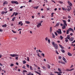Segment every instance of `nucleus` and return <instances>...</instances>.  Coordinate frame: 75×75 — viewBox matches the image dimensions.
<instances>
[{"instance_id": "nucleus-1", "label": "nucleus", "mask_w": 75, "mask_h": 75, "mask_svg": "<svg viewBox=\"0 0 75 75\" xmlns=\"http://www.w3.org/2000/svg\"><path fill=\"white\" fill-rule=\"evenodd\" d=\"M52 45H53L54 49L57 50L58 49V45L56 43H55L54 42H52Z\"/></svg>"}, {"instance_id": "nucleus-2", "label": "nucleus", "mask_w": 75, "mask_h": 75, "mask_svg": "<svg viewBox=\"0 0 75 75\" xmlns=\"http://www.w3.org/2000/svg\"><path fill=\"white\" fill-rule=\"evenodd\" d=\"M58 70L59 71V72H55V71H54V73H56L57 74H59V73L60 74H62V72H61V69L59 68H58Z\"/></svg>"}, {"instance_id": "nucleus-3", "label": "nucleus", "mask_w": 75, "mask_h": 75, "mask_svg": "<svg viewBox=\"0 0 75 75\" xmlns=\"http://www.w3.org/2000/svg\"><path fill=\"white\" fill-rule=\"evenodd\" d=\"M57 33H58V34H62V32H61V30L60 29H58V30L57 31Z\"/></svg>"}, {"instance_id": "nucleus-4", "label": "nucleus", "mask_w": 75, "mask_h": 75, "mask_svg": "<svg viewBox=\"0 0 75 75\" xmlns=\"http://www.w3.org/2000/svg\"><path fill=\"white\" fill-rule=\"evenodd\" d=\"M10 56H11V57H18V55H17V54H10Z\"/></svg>"}, {"instance_id": "nucleus-5", "label": "nucleus", "mask_w": 75, "mask_h": 75, "mask_svg": "<svg viewBox=\"0 0 75 75\" xmlns=\"http://www.w3.org/2000/svg\"><path fill=\"white\" fill-rule=\"evenodd\" d=\"M67 8H68V9H67V11H70V10H71V7H70L69 6H68Z\"/></svg>"}, {"instance_id": "nucleus-6", "label": "nucleus", "mask_w": 75, "mask_h": 75, "mask_svg": "<svg viewBox=\"0 0 75 75\" xmlns=\"http://www.w3.org/2000/svg\"><path fill=\"white\" fill-rule=\"evenodd\" d=\"M63 21L64 23L63 25H66V26H67V24L66 21L64 20H63Z\"/></svg>"}, {"instance_id": "nucleus-7", "label": "nucleus", "mask_w": 75, "mask_h": 75, "mask_svg": "<svg viewBox=\"0 0 75 75\" xmlns=\"http://www.w3.org/2000/svg\"><path fill=\"white\" fill-rule=\"evenodd\" d=\"M67 39L69 40L70 41H72L74 40V38H67Z\"/></svg>"}, {"instance_id": "nucleus-8", "label": "nucleus", "mask_w": 75, "mask_h": 75, "mask_svg": "<svg viewBox=\"0 0 75 75\" xmlns=\"http://www.w3.org/2000/svg\"><path fill=\"white\" fill-rule=\"evenodd\" d=\"M68 30L70 31H72L73 32H74V29H73L71 28H69V29H68Z\"/></svg>"}, {"instance_id": "nucleus-9", "label": "nucleus", "mask_w": 75, "mask_h": 75, "mask_svg": "<svg viewBox=\"0 0 75 75\" xmlns=\"http://www.w3.org/2000/svg\"><path fill=\"white\" fill-rule=\"evenodd\" d=\"M63 61H64V62H66V63H67V60H66V59H65V57H63Z\"/></svg>"}, {"instance_id": "nucleus-10", "label": "nucleus", "mask_w": 75, "mask_h": 75, "mask_svg": "<svg viewBox=\"0 0 75 75\" xmlns=\"http://www.w3.org/2000/svg\"><path fill=\"white\" fill-rule=\"evenodd\" d=\"M74 68H73L70 69H66V70L67 71H72V70H74Z\"/></svg>"}, {"instance_id": "nucleus-11", "label": "nucleus", "mask_w": 75, "mask_h": 75, "mask_svg": "<svg viewBox=\"0 0 75 75\" xmlns=\"http://www.w3.org/2000/svg\"><path fill=\"white\" fill-rule=\"evenodd\" d=\"M58 62L59 63H61L62 64H65V62H64L58 61Z\"/></svg>"}, {"instance_id": "nucleus-12", "label": "nucleus", "mask_w": 75, "mask_h": 75, "mask_svg": "<svg viewBox=\"0 0 75 75\" xmlns=\"http://www.w3.org/2000/svg\"><path fill=\"white\" fill-rule=\"evenodd\" d=\"M41 23H39V24H38V25H37V27H38V28H39V27H40V26H41Z\"/></svg>"}, {"instance_id": "nucleus-13", "label": "nucleus", "mask_w": 75, "mask_h": 75, "mask_svg": "<svg viewBox=\"0 0 75 75\" xmlns=\"http://www.w3.org/2000/svg\"><path fill=\"white\" fill-rule=\"evenodd\" d=\"M59 46L60 48H62V49H64V47H63L62 45L59 44Z\"/></svg>"}, {"instance_id": "nucleus-14", "label": "nucleus", "mask_w": 75, "mask_h": 75, "mask_svg": "<svg viewBox=\"0 0 75 75\" xmlns=\"http://www.w3.org/2000/svg\"><path fill=\"white\" fill-rule=\"evenodd\" d=\"M67 54L69 55V56H72V54L71 53L69 52H68Z\"/></svg>"}, {"instance_id": "nucleus-15", "label": "nucleus", "mask_w": 75, "mask_h": 75, "mask_svg": "<svg viewBox=\"0 0 75 75\" xmlns=\"http://www.w3.org/2000/svg\"><path fill=\"white\" fill-rule=\"evenodd\" d=\"M67 2L69 6H72V4L69 1H68Z\"/></svg>"}, {"instance_id": "nucleus-16", "label": "nucleus", "mask_w": 75, "mask_h": 75, "mask_svg": "<svg viewBox=\"0 0 75 75\" xmlns=\"http://www.w3.org/2000/svg\"><path fill=\"white\" fill-rule=\"evenodd\" d=\"M59 23H57L56 25H55L54 26V27H58V26H59Z\"/></svg>"}, {"instance_id": "nucleus-17", "label": "nucleus", "mask_w": 75, "mask_h": 75, "mask_svg": "<svg viewBox=\"0 0 75 75\" xmlns=\"http://www.w3.org/2000/svg\"><path fill=\"white\" fill-rule=\"evenodd\" d=\"M61 51H62V52L63 53H65V50H64L62 49H61Z\"/></svg>"}, {"instance_id": "nucleus-18", "label": "nucleus", "mask_w": 75, "mask_h": 75, "mask_svg": "<svg viewBox=\"0 0 75 75\" xmlns=\"http://www.w3.org/2000/svg\"><path fill=\"white\" fill-rule=\"evenodd\" d=\"M2 27H7V25L6 24H5L4 25H2Z\"/></svg>"}, {"instance_id": "nucleus-19", "label": "nucleus", "mask_w": 75, "mask_h": 75, "mask_svg": "<svg viewBox=\"0 0 75 75\" xmlns=\"http://www.w3.org/2000/svg\"><path fill=\"white\" fill-rule=\"evenodd\" d=\"M35 73H37V74H38V75H41V74H40V73L38 72V71H35Z\"/></svg>"}, {"instance_id": "nucleus-20", "label": "nucleus", "mask_w": 75, "mask_h": 75, "mask_svg": "<svg viewBox=\"0 0 75 75\" xmlns=\"http://www.w3.org/2000/svg\"><path fill=\"white\" fill-rule=\"evenodd\" d=\"M8 3V2H7V1H5V2H4L3 4H7Z\"/></svg>"}, {"instance_id": "nucleus-21", "label": "nucleus", "mask_w": 75, "mask_h": 75, "mask_svg": "<svg viewBox=\"0 0 75 75\" xmlns=\"http://www.w3.org/2000/svg\"><path fill=\"white\" fill-rule=\"evenodd\" d=\"M30 69L32 71H33V68H32V66H30Z\"/></svg>"}, {"instance_id": "nucleus-22", "label": "nucleus", "mask_w": 75, "mask_h": 75, "mask_svg": "<svg viewBox=\"0 0 75 75\" xmlns=\"http://www.w3.org/2000/svg\"><path fill=\"white\" fill-rule=\"evenodd\" d=\"M54 14V13H51V17H54V15H53Z\"/></svg>"}, {"instance_id": "nucleus-23", "label": "nucleus", "mask_w": 75, "mask_h": 75, "mask_svg": "<svg viewBox=\"0 0 75 75\" xmlns=\"http://www.w3.org/2000/svg\"><path fill=\"white\" fill-rule=\"evenodd\" d=\"M15 18H16V17H14L12 19V21H14L15 20Z\"/></svg>"}, {"instance_id": "nucleus-24", "label": "nucleus", "mask_w": 75, "mask_h": 75, "mask_svg": "<svg viewBox=\"0 0 75 75\" xmlns=\"http://www.w3.org/2000/svg\"><path fill=\"white\" fill-rule=\"evenodd\" d=\"M23 64H25V63H26V62H27L25 60H23Z\"/></svg>"}, {"instance_id": "nucleus-25", "label": "nucleus", "mask_w": 75, "mask_h": 75, "mask_svg": "<svg viewBox=\"0 0 75 75\" xmlns=\"http://www.w3.org/2000/svg\"><path fill=\"white\" fill-rule=\"evenodd\" d=\"M69 30H68L67 31V34H69Z\"/></svg>"}, {"instance_id": "nucleus-26", "label": "nucleus", "mask_w": 75, "mask_h": 75, "mask_svg": "<svg viewBox=\"0 0 75 75\" xmlns=\"http://www.w3.org/2000/svg\"><path fill=\"white\" fill-rule=\"evenodd\" d=\"M11 3L12 4H15V1H11Z\"/></svg>"}, {"instance_id": "nucleus-27", "label": "nucleus", "mask_w": 75, "mask_h": 75, "mask_svg": "<svg viewBox=\"0 0 75 75\" xmlns=\"http://www.w3.org/2000/svg\"><path fill=\"white\" fill-rule=\"evenodd\" d=\"M25 22L26 24H30V22L28 21H25Z\"/></svg>"}, {"instance_id": "nucleus-28", "label": "nucleus", "mask_w": 75, "mask_h": 75, "mask_svg": "<svg viewBox=\"0 0 75 75\" xmlns=\"http://www.w3.org/2000/svg\"><path fill=\"white\" fill-rule=\"evenodd\" d=\"M41 55H42L43 57H45V56H44L45 55V54H44V53H42V54H41Z\"/></svg>"}, {"instance_id": "nucleus-29", "label": "nucleus", "mask_w": 75, "mask_h": 75, "mask_svg": "<svg viewBox=\"0 0 75 75\" xmlns=\"http://www.w3.org/2000/svg\"><path fill=\"white\" fill-rule=\"evenodd\" d=\"M15 4H18V2L17 1H15Z\"/></svg>"}, {"instance_id": "nucleus-30", "label": "nucleus", "mask_w": 75, "mask_h": 75, "mask_svg": "<svg viewBox=\"0 0 75 75\" xmlns=\"http://www.w3.org/2000/svg\"><path fill=\"white\" fill-rule=\"evenodd\" d=\"M12 31L13 33H17L16 32L14 31L13 30H12Z\"/></svg>"}, {"instance_id": "nucleus-31", "label": "nucleus", "mask_w": 75, "mask_h": 75, "mask_svg": "<svg viewBox=\"0 0 75 75\" xmlns=\"http://www.w3.org/2000/svg\"><path fill=\"white\" fill-rule=\"evenodd\" d=\"M67 39V38H65V41H66V42H68V39Z\"/></svg>"}, {"instance_id": "nucleus-32", "label": "nucleus", "mask_w": 75, "mask_h": 75, "mask_svg": "<svg viewBox=\"0 0 75 75\" xmlns=\"http://www.w3.org/2000/svg\"><path fill=\"white\" fill-rule=\"evenodd\" d=\"M22 23V21H20V22H19V23H18V24L19 25H20Z\"/></svg>"}, {"instance_id": "nucleus-33", "label": "nucleus", "mask_w": 75, "mask_h": 75, "mask_svg": "<svg viewBox=\"0 0 75 75\" xmlns=\"http://www.w3.org/2000/svg\"><path fill=\"white\" fill-rule=\"evenodd\" d=\"M42 68H43V69H46V68L45 67H44V66H43L42 67Z\"/></svg>"}, {"instance_id": "nucleus-34", "label": "nucleus", "mask_w": 75, "mask_h": 75, "mask_svg": "<svg viewBox=\"0 0 75 75\" xmlns=\"http://www.w3.org/2000/svg\"><path fill=\"white\" fill-rule=\"evenodd\" d=\"M54 33H55V35H56V36H58V34H57V32H54Z\"/></svg>"}, {"instance_id": "nucleus-35", "label": "nucleus", "mask_w": 75, "mask_h": 75, "mask_svg": "<svg viewBox=\"0 0 75 75\" xmlns=\"http://www.w3.org/2000/svg\"><path fill=\"white\" fill-rule=\"evenodd\" d=\"M50 32L52 31V27H50Z\"/></svg>"}, {"instance_id": "nucleus-36", "label": "nucleus", "mask_w": 75, "mask_h": 75, "mask_svg": "<svg viewBox=\"0 0 75 75\" xmlns=\"http://www.w3.org/2000/svg\"><path fill=\"white\" fill-rule=\"evenodd\" d=\"M10 66L11 67H13V66H14V64L13 63H12L11 64Z\"/></svg>"}, {"instance_id": "nucleus-37", "label": "nucleus", "mask_w": 75, "mask_h": 75, "mask_svg": "<svg viewBox=\"0 0 75 75\" xmlns=\"http://www.w3.org/2000/svg\"><path fill=\"white\" fill-rule=\"evenodd\" d=\"M52 35L53 36V37L54 38V37H55V35H54V33H52Z\"/></svg>"}, {"instance_id": "nucleus-38", "label": "nucleus", "mask_w": 75, "mask_h": 75, "mask_svg": "<svg viewBox=\"0 0 75 75\" xmlns=\"http://www.w3.org/2000/svg\"><path fill=\"white\" fill-rule=\"evenodd\" d=\"M56 54H59V53L58 52V51H57V50H56Z\"/></svg>"}, {"instance_id": "nucleus-39", "label": "nucleus", "mask_w": 75, "mask_h": 75, "mask_svg": "<svg viewBox=\"0 0 75 75\" xmlns=\"http://www.w3.org/2000/svg\"><path fill=\"white\" fill-rule=\"evenodd\" d=\"M38 8V6H36L34 7V8H35V9H37Z\"/></svg>"}, {"instance_id": "nucleus-40", "label": "nucleus", "mask_w": 75, "mask_h": 75, "mask_svg": "<svg viewBox=\"0 0 75 75\" xmlns=\"http://www.w3.org/2000/svg\"><path fill=\"white\" fill-rule=\"evenodd\" d=\"M27 67L28 68H29L30 67V65H29V64H27Z\"/></svg>"}, {"instance_id": "nucleus-41", "label": "nucleus", "mask_w": 75, "mask_h": 75, "mask_svg": "<svg viewBox=\"0 0 75 75\" xmlns=\"http://www.w3.org/2000/svg\"><path fill=\"white\" fill-rule=\"evenodd\" d=\"M1 14H4V11H2L1 12Z\"/></svg>"}, {"instance_id": "nucleus-42", "label": "nucleus", "mask_w": 75, "mask_h": 75, "mask_svg": "<svg viewBox=\"0 0 75 75\" xmlns=\"http://www.w3.org/2000/svg\"><path fill=\"white\" fill-rule=\"evenodd\" d=\"M23 72H27V71L26 70H23Z\"/></svg>"}, {"instance_id": "nucleus-43", "label": "nucleus", "mask_w": 75, "mask_h": 75, "mask_svg": "<svg viewBox=\"0 0 75 75\" xmlns=\"http://www.w3.org/2000/svg\"><path fill=\"white\" fill-rule=\"evenodd\" d=\"M63 19H67V17H63Z\"/></svg>"}, {"instance_id": "nucleus-44", "label": "nucleus", "mask_w": 75, "mask_h": 75, "mask_svg": "<svg viewBox=\"0 0 75 75\" xmlns=\"http://www.w3.org/2000/svg\"><path fill=\"white\" fill-rule=\"evenodd\" d=\"M31 72H29L28 74V75H31Z\"/></svg>"}, {"instance_id": "nucleus-45", "label": "nucleus", "mask_w": 75, "mask_h": 75, "mask_svg": "<svg viewBox=\"0 0 75 75\" xmlns=\"http://www.w3.org/2000/svg\"><path fill=\"white\" fill-rule=\"evenodd\" d=\"M48 42L49 44H50V39H48Z\"/></svg>"}, {"instance_id": "nucleus-46", "label": "nucleus", "mask_w": 75, "mask_h": 75, "mask_svg": "<svg viewBox=\"0 0 75 75\" xmlns=\"http://www.w3.org/2000/svg\"><path fill=\"white\" fill-rule=\"evenodd\" d=\"M48 67L49 69H50V65L49 64L48 65Z\"/></svg>"}, {"instance_id": "nucleus-47", "label": "nucleus", "mask_w": 75, "mask_h": 75, "mask_svg": "<svg viewBox=\"0 0 75 75\" xmlns=\"http://www.w3.org/2000/svg\"><path fill=\"white\" fill-rule=\"evenodd\" d=\"M29 58L28 57H27V61H29Z\"/></svg>"}, {"instance_id": "nucleus-48", "label": "nucleus", "mask_w": 75, "mask_h": 75, "mask_svg": "<svg viewBox=\"0 0 75 75\" xmlns=\"http://www.w3.org/2000/svg\"><path fill=\"white\" fill-rule=\"evenodd\" d=\"M67 38H70V36L69 35H67Z\"/></svg>"}, {"instance_id": "nucleus-49", "label": "nucleus", "mask_w": 75, "mask_h": 75, "mask_svg": "<svg viewBox=\"0 0 75 75\" xmlns=\"http://www.w3.org/2000/svg\"><path fill=\"white\" fill-rule=\"evenodd\" d=\"M62 58L61 57V56H59V59H61V58Z\"/></svg>"}, {"instance_id": "nucleus-50", "label": "nucleus", "mask_w": 75, "mask_h": 75, "mask_svg": "<svg viewBox=\"0 0 75 75\" xmlns=\"http://www.w3.org/2000/svg\"><path fill=\"white\" fill-rule=\"evenodd\" d=\"M59 2L60 3H61V4H62L63 3V2L61 1H59Z\"/></svg>"}, {"instance_id": "nucleus-51", "label": "nucleus", "mask_w": 75, "mask_h": 75, "mask_svg": "<svg viewBox=\"0 0 75 75\" xmlns=\"http://www.w3.org/2000/svg\"><path fill=\"white\" fill-rule=\"evenodd\" d=\"M66 28H65L63 26H62V29H65Z\"/></svg>"}, {"instance_id": "nucleus-52", "label": "nucleus", "mask_w": 75, "mask_h": 75, "mask_svg": "<svg viewBox=\"0 0 75 75\" xmlns=\"http://www.w3.org/2000/svg\"><path fill=\"white\" fill-rule=\"evenodd\" d=\"M68 18H71V16H68Z\"/></svg>"}, {"instance_id": "nucleus-53", "label": "nucleus", "mask_w": 75, "mask_h": 75, "mask_svg": "<svg viewBox=\"0 0 75 75\" xmlns=\"http://www.w3.org/2000/svg\"><path fill=\"white\" fill-rule=\"evenodd\" d=\"M23 69H25V67L24 66L23 67Z\"/></svg>"}, {"instance_id": "nucleus-54", "label": "nucleus", "mask_w": 75, "mask_h": 75, "mask_svg": "<svg viewBox=\"0 0 75 75\" xmlns=\"http://www.w3.org/2000/svg\"><path fill=\"white\" fill-rule=\"evenodd\" d=\"M18 13H15V16H16L17 15H18Z\"/></svg>"}, {"instance_id": "nucleus-55", "label": "nucleus", "mask_w": 75, "mask_h": 75, "mask_svg": "<svg viewBox=\"0 0 75 75\" xmlns=\"http://www.w3.org/2000/svg\"><path fill=\"white\" fill-rule=\"evenodd\" d=\"M10 11H13V9L11 8L10 10Z\"/></svg>"}, {"instance_id": "nucleus-56", "label": "nucleus", "mask_w": 75, "mask_h": 75, "mask_svg": "<svg viewBox=\"0 0 75 75\" xmlns=\"http://www.w3.org/2000/svg\"><path fill=\"white\" fill-rule=\"evenodd\" d=\"M18 57H16V59L17 60H18Z\"/></svg>"}, {"instance_id": "nucleus-57", "label": "nucleus", "mask_w": 75, "mask_h": 75, "mask_svg": "<svg viewBox=\"0 0 75 75\" xmlns=\"http://www.w3.org/2000/svg\"><path fill=\"white\" fill-rule=\"evenodd\" d=\"M60 25L62 26H62H63V24H62V23H60Z\"/></svg>"}, {"instance_id": "nucleus-58", "label": "nucleus", "mask_w": 75, "mask_h": 75, "mask_svg": "<svg viewBox=\"0 0 75 75\" xmlns=\"http://www.w3.org/2000/svg\"><path fill=\"white\" fill-rule=\"evenodd\" d=\"M72 67H74V65H72L71 67V68H72Z\"/></svg>"}, {"instance_id": "nucleus-59", "label": "nucleus", "mask_w": 75, "mask_h": 75, "mask_svg": "<svg viewBox=\"0 0 75 75\" xmlns=\"http://www.w3.org/2000/svg\"><path fill=\"white\" fill-rule=\"evenodd\" d=\"M32 0H29V1H28V2H32Z\"/></svg>"}, {"instance_id": "nucleus-60", "label": "nucleus", "mask_w": 75, "mask_h": 75, "mask_svg": "<svg viewBox=\"0 0 75 75\" xmlns=\"http://www.w3.org/2000/svg\"><path fill=\"white\" fill-rule=\"evenodd\" d=\"M65 8L64 7L62 8V9L63 10H65Z\"/></svg>"}, {"instance_id": "nucleus-61", "label": "nucleus", "mask_w": 75, "mask_h": 75, "mask_svg": "<svg viewBox=\"0 0 75 75\" xmlns=\"http://www.w3.org/2000/svg\"><path fill=\"white\" fill-rule=\"evenodd\" d=\"M37 55L38 56V57H41L40 56V54L39 53Z\"/></svg>"}, {"instance_id": "nucleus-62", "label": "nucleus", "mask_w": 75, "mask_h": 75, "mask_svg": "<svg viewBox=\"0 0 75 75\" xmlns=\"http://www.w3.org/2000/svg\"><path fill=\"white\" fill-rule=\"evenodd\" d=\"M63 27L66 28V25H63Z\"/></svg>"}, {"instance_id": "nucleus-63", "label": "nucleus", "mask_w": 75, "mask_h": 75, "mask_svg": "<svg viewBox=\"0 0 75 75\" xmlns=\"http://www.w3.org/2000/svg\"><path fill=\"white\" fill-rule=\"evenodd\" d=\"M15 14H16V12H14L13 14V16H14Z\"/></svg>"}, {"instance_id": "nucleus-64", "label": "nucleus", "mask_w": 75, "mask_h": 75, "mask_svg": "<svg viewBox=\"0 0 75 75\" xmlns=\"http://www.w3.org/2000/svg\"><path fill=\"white\" fill-rule=\"evenodd\" d=\"M23 73V75H25V73L23 71H22Z\"/></svg>"}]
</instances>
